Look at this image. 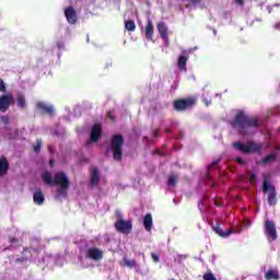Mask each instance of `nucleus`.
Wrapping results in <instances>:
<instances>
[{
	"instance_id": "nucleus-1",
	"label": "nucleus",
	"mask_w": 280,
	"mask_h": 280,
	"mask_svg": "<svg viewBox=\"0 0 280 280\" xmlns=\"http://www.w3.org/2000/svg\"><path fill=\"white\" fill-rule=\"evenodd\" d=\"M232 128L237 130L238 135L245 137L248 135V128H259V120L255 117H249L244 112H240L235 115L231 122Z\"/></svg>"
},
{
	"instance_id": "nucleus-2",
	"label": "nucleus",
	"mask_w": 280,
	"mask_h": 280,
	"mask_svg": "<svg viewBox=\"0 0 280 280\" xmlns=\"http://www.w3.org/2000/svg\"><path fill=\"white\" fill-rule=\"evenodd\" d=\"M126 143V139L121 133H116L110 139L109 150L112 151L114 161L117 163H121L124 159V144Z\"/></svg>"
},
{
	"instance_id": "nucleus-3",
	"label": "nucleus",
	"mask_w": 280,
	"mask_h": 280,
	"mask_svg": "<svg viewBox=\"0 0 280 280\" xmlns=\"http://www.w3.org/2000/svg\"><path fill=\"white\" fill-rule=\"evenodd\" d=\"M116 218H118V220L115 222L114 226L118 233H122L124 235L132 233V221L121 219V213L119 212L116 213Z\"/></svg>"
},
{
	"instance_id": "nucleus-4",
	"label": "nucleus",
	"mask_w": 280,
	"mask_h": 280,
	"mask_svg": "<svg viewBox=\"0 0 280 280\" xmlns=\"http://www.w3.org/2000/svg\"><path fill=\"white\" fill-rule=\"evenodd\" d=\"M235 150L238 152H242L243 154H252L253 152H261V144H258L256 142H248L247 144H244L243 142H235L234 143Z\"/></svg>"
},
{
	"instance_id": "nucleus-5",
	"label": "nucleus",
	"mask_w": 280,
	"mask_h": 280,
	"mask_svg": "<svg viewBox=\"0 0 280 280\" xmlns=\"http://www.w3.org/2000/svg\"><path fill=\"white\" fill-rule=\"evenodd\" d=\"M195 104H196V97L190 96L187 98H179L174 101L173 107L178 113H184V110H187V108H191L192 106H195Z\"/></svg>"
},
{
	"instance_id": "nucleus-6",
	"label": "nucleus",
	"mask_w": 280,
	"mask_h": 280,
	"mask_svg": "<svg viewBox=\"0 0 280 280\" xmlns=\"http://www.w3.org/2000/svg\"><path fill=\"white\" fill-rule=\"evenodd\" d=\"M14 104V95L12 92L0 95V113H7Z\"/></svg>"
},
{
	"instance_id": "nucleus-7",
	"label": "nucleus",
	"mask_w": 280,
	"mask_h": 280,
	"mask_svg": "<svg viewBox=\"0 0 280 280\" xmlns=\"http://www.w3.org/2000/svg\"><path fill=\"white\" fill-rule=\"evenodd\" d=\"M265 235L268 238V242H276L277 240V225L275 221L266 220L265 221Z\"/></svg>"
},
{
	"instance_id": "nucleus-8",
	"label": "nucleus",
	"mask_w": 280,
	"mask_h": 280,
	"mask_svg": "<svg viewBox=\"0 0 280 280\" xmlns=\"http://www.w3.org/2000/svg\"><path fill=\"white\" fill-rule=\"evenodd\" d=\"M54 185L57 187H71V182L69 180V177H67V174L59 172L55 174Z\"/></svg>"
},
{
	"instance_id": "nucleus-9",
	"label": "nucleus",
	"mask_w": 280,
	"mask_h": 280,
	"mask_svg": "<svg viewBox=\"0 0 280 280\" xmlns=\"http://www.w3.org/2000/svg\"><path fill=\"white\" fill-rule=\"evenodd\" d=\"M63 14L69 25H75V23H78V11H75V8L71 5L67 7L63 10Z\"/></svg>"
},
{
	"instance_id": "nucleus-10",
	"label": "nucleus",
	"mask_w": 280,
	"mask_h": 280,
	"mask_svg": "<svg viewBox=\"0 0 280 280\" xmlns=\"http://www.w3.org/2000/svg\"><path fill=\"white\" fill-rule=\"evenodd\" d=\"M36 106L40 115H48V117H54L56 113V110L54 109V106L48 105L47 103L38 102Z\"/></svg>"
},
{
	"instance_id": "nucleus-11",
	"label": "nucleus",
	"mask_w": 280,
	"mask_h": 280,
	"mask_svg": "<svg viewBox=\"0 0 280 280\" xmlns=\"http://www.w3.org/2000/svg\"><path fill=\"white\" fill-rule=\"evenodd\" d=\"M86 257L93 259V261H101V259H104V252L100 248L91 247L86 252Z\"/></svg>"
},
{
	"instance_id": "nucleus-12",
	"label": "nucleus",
	"mask_w": 280,
	"mask_h": 280,
	"mask_svg": "<svg viewBox=\"0 0 280 280\" xmlns=\"http://www.w3.org/2000/svg\"><path fill=\"white\" fill-rule=\"evenodd\" d=\"M102 137V125L95 124L91 129L90 142L97 143Z\"/></svg>"
},
{
	"instance_id": "nucleus-13",
	"label": "nucleus",
	"mask_w": 280,
	"mask_h": 280,
	"mask_svg": "<svg viewBox=\"0 0 280 280\" xmlns=\"http://www.w3.org/2000/svg\"><path fill=\"white\" fill-rule=\"evenodd\" d=\"M158 32L161 38L165 42V44L170 45V36H167L170 30L167 28V25L165 24V22L158 23Z\"/></svg>"
},
{
	"instance_id": "nucleus-14",
	"label": "nucleus",
	"mask_w": 280,
	"mask_h": 280,
	"mask_svg": "<svg viewBox=\"0 0 280 280\" xmlns=\"http://www.w3.org/2000/svg\"><path fill=\"white\" fill-rule=\"evenodd\" d=\"M268 196H267V202L269 205V207H277V188H275V186H271L270 188H268Z\"/></svg>"
},
{
	"instance_id": "nucleus-15",
	"label": "nucleus",
	"mask_w": 280,
	"mask_h": 280,
	"mask_svg": "<svg viewBox=\"0 0 280 280\" xmlns=\"http://www.w3.org/2000/svg\"><path fill=\"white\" fill-rule=\"evenodd\" d=\"M144 34L147 40H153L154 38V24L152 23V20H148L145 28H144Z\"/></svg>"
},
{
	"instance_id": "nucleus-16",
	"label": "nucleus",
	"mask_w": 280,
	"mask_h": 280,
	"mask_svg": "<svg viewBox=\"0 0 280 280\" xmlns=\"http://www.w3.org/2000/svg\"><path fill=\"white\" fill-rule=\"evenodd\" d=\"M212 230L214 231V233H217V235H219L220 237H229L230 235L233 234V230H226L224 232V230H222V226H220V223H217L215 225L212 226Z\"/></svg>"
},
{
	"instance_id": "nucleus-17",
	"label": "nucleus",
	"mask_w": 280,
	"mask_h": 280,
	"mask_svg": "<svg viewBox=\"0 0 280 280\" xmlns=\"http://www.w3.org/2000/svg\"><path fill=\"white\" fill-rule=\"evenodd\" d=\"M10 170V162H8V159L0 158V178H3L5 174H8V171Z\"/></svg>"
},
{
	"instance_id": "nucleus-18",
	"label": "nucleus",
	"mask_w": 280,
	"mask_h": 280,
	"mask_svg": "<svg viewBox=\"0 0 280 280\" xmlns=\"http://www.w3.org/2000/svg\"><path fill=\"white\" fill-rule=\"evenodd\" d=\"M90 185L92 187H97V185H100V170H97V167H94L91 171Z\"/></svg>"
},
{
	"instance_id": "nucleus-19",
	"label": "nucleus",
	"mask_w": 280,
	"mask_h": 280,
	"mask_svg": "<svg viewBox=\"0 0 280 280\" xmlns=\"http://www.w3.org/2000/svg\"><path fill=\"white\" fill-rule=\"evenodd\" d=\"M187 60H189V56L180 55L178 57L177 67L180 71H187Z\"/></svg>"
},
{
	"instance_id": "nucleus-20",
	"label": "nucleus",
	"mask_w": 280,
	"mask_h": 280,
	"mask_svg": "<svg viewBox=\"0 0 280 280\" xmlns=\"http://www.w3.org/2000/svg\"><path fill=\"white\" fill-rule=\"evenodd\" d=\"M264 183H262V194H268V189L271 187H275L273 185H270V173H265L262 175Z\"/></svg>"
},
{
	"instance_id": "nucleus-21",
	"label": "nucleus",
	"mask_w": 280,
	"mask_h": 280,
	"mask_svg": "<svg viewBox=\"0 0 280 280\" xmlns=\"http://www.w3.org/2000/svg\"><path fill=\"white\" fill-rule=\"evenodd\" d=\"M265 279L266 280H279L280 279V273L278 269H269L265 273Z\"/></svg>"
},
{
	"instance_id": "nucleus-22",
	"label": "nucleus",
	"mask_w": 280,
	"mask_h": 280,
	"mask_svg": "<svg viewBox=\"0 0 280 280\" xmlns=\"http://www.w3.org/2000/svg\"><path fill=\"white\" fill-rule=\"evenodd\" d=\"M152 214L151 213H147L143 218V226L145 229V231H152Z\"/></svg>"
},
{
	"instance_id": "nucleus-23",
	"label": "nucleus",
	"mask_w": 280,
	"mask_h": 280,
	"mask_svg": "<svg viewBox=\"0 0 280 280\" xmlns=\"http://www.w3.org/2000/svg\"><path fill=\"white\" fill-rule=\"evenodd\" d=\"M125 28L127 32H135V30H137V24H135V21L132 20H127L125 21Z\"/></svg>"
},
{
	"instance_id": "nucleus-24",
	"label": "nucleus",
	"mask_w": 280,
	"mask_h": 280,
	"mask_svg": "<svg viewBox=\"0 0 280 280\" xmlns=\"http://www.w3.org/2000/svg\"><path fill=\"white\" fill-rule=\"evenodd\" d=\"M43 180H44V183H46V185H49V186L55 185L54 177L51 176V173H49V172L44 173Z\"/></svg>"
},
{
	"instance_id": "nucleus-25",
	"label": "nucleus",
	"mask_w": 280,
	"mask_h": 280,
	"mask_svg": "<svg viewBox=\"0 0 280 280\" xmlns=\"http://www.w3.org/2000/svg\"><path fill=\"white\" fill-rule=\"evenodd\" d=\"M68 191H69V187L59 186V188L57 189V196L59 198H67Z\"/></svg>"
},
{
	"instance_id": "nucleus-26",
	"label": "nucleus",
	"mask_w": 280,
	"mask_h": 280,
	"mask_svg": "<svg viewBox=\"0 0 280 280\" xmlns=\"http://www.w3.org/2000/svg\"><path fill=\"white\" fill-rule=\"evenodd\" d=\"M124 266H127V268H135L137 266V260L136 259H128V258H122Z\"/></svg>"
},
{
	"instance_id": "nucleus-27",
	"label": "nucleus",
	"mask_w": 280,
	"mask_h": 280,
	"mask_svg": "<svg viewBox=\"0 0 280 280\" xmlns=\"http://www.w3.org/2000/svg\"><path fill=\"white\" fill-rule=\"evenodd\" d=\"M18 106L19 108H25L26 106L25 96L21 93H18Z\"/></svg>"
},
{
	"instance_id": "nucleus-28",
	"label": "nucleus",
	"mask_w": 280,
	"mask_h": 280,
	"mask_svg": "<svg viewBox=\"0 0 280 280\" xmlns=\"http://www.w3.org/2000/svg\"><path fill=\"white\" fill-rule=\"evenodd\" d=\"M271 161H277V155L275 154H269L265 159L261 160L262 165H268Z\"/></svg>"
},
{
	"instance_id": "nucleus-29",
	"label": "nucleus",
	"mask_w": 280,
	"mask_h": 280,
	"mask_svg": "<svg viewBox=\"0 0 280 280\" xmlns=\"http://www.w3.org/2000/svg\"><path fill=\"white\" fill-rule=\"evenodd\" d=\"M45 202V195H43V191L37 190L36 191V203L43 205Z\"/></svg>"
},
{
	"instance_id": "nucleus-30",
	"label": "nucleus",
	"mask_w": 280,
	"mask_h": 280,
	"mask_svg": "<svg viewBox=\"0 0 280 280\" xmlns=\"http://www.w3.org/2000/svg\"><path fill=\"white\" fill-rule=\"evenodd\" d=\"M176 183H178V175H171L168 177V186L176 187Z\"/></svg>"
},
{
	"instance_id": "nucleus-31",
	"label": "nucleus",
	"mask_w": 280,
	"mask_h": 280,
	"mask_svg": "<svg viewBox=\"0 0 280 280\" xmlns=\"http://www.w3.org/2000/svg\"><path fill=\"white\" fill-rule=\"evenodd\" d=\"M203 280H218V278H215L213 272H207L203 275Z\"/></svg>"
},
{
	"instance_id": "nucleus-32",
	"label": "nucleus",
	"mask_w": 280,
	"mask_h": 280,
	"mask_svg": "<svg viewBox=\"0 0 280 280\" xmlns=\"http://www.w3.org/2000/svg\"><path fill=\"white\" fill-rule=\"evenodd\" d=\"M8 88L5 86V82L0 78V93H5Z\"/></svg>"
},
{
	"instance_id": "nucleus-33",
	"label": "nucleus",
	"mask_w": 280,
	"mask_h": 280,
	"mask_svg": "<svg viewBox=\"0 0 280 280\" xmlns=\"http://www.w3.org/2000/svg\"><path fill=\"white\" fill-rule=\"evenodd\" d=\"M249 183H250V185H255V183H257V174L253 173L249 176Z\"/></svg>"
},
{
	"instance_id": "nucleus-34",
	"label": "nucleus",
	"mask_w": 280,
	"mask_h": 280,
	"mask_svg": "<svg viewBox=\"0 0 280 280\" xmlns=\"http://www.w3.org/2000/svg\"><path fill=\"white\" fill-rule=\"evenodd\" d=\"M187 259V255L179 254L177 255V264H183Z\"/></svg>"
},
{
	"instance_id": "nucleus-35",
	"label": "nucleus",
	"mask_w": 280,
	"mask_h": 280,
	"mask_svg": "<svg viewBox=\"0 0 280 280\" xmlns=\"http://www.w3.org/2000/svg\"><path fill=\"white\" fill-rule=\"evenodd\" d=\"M0 120L2 124H4V126H8V124H10V117L8 116H1Z\"/></svg>"
},
{
	"instance_id": "nucleus-36",
	"label": "nucleus",
	"mask_w": 280,
	"mask_h": 280,
	"mask_svg": "<svg viewBox=\"0 0 280 280\" xmlns=\"http://www.w3.org/2000/svg\"><path fill=\"white\" fill-rule=\"evenodd\" d=\"M151 258L155 264H159V261H161V258L159 257V255H156V253H152Z\"/></svg>"
},
{
	"instance_id": "nucleus-37",
	"label": "nucleus",
	"mask_w": 280,
	"mask_h": 280,
	"mask_svg": "<svg viewBox=\"0 0 280 280\" xmlns=\"http://www.w3.org/2000/svg\"><path fill=\"white\" fill-rule=\"evenodd\" d=\"M220 159L212 161L211 164L208 166V170H213V167H215V165H218L220 163Z\"/></svg>"
},
{
	"instance_id": "nucleus-38",
	"label": "nucleus",
	"mask_w": 280,
	"mask_h": 280,
	"mask_svg": "<svg viewBox=\"0 0 280 280\" xmlns=\"http://www.w3.org/2000/svg\"><path fill=\"white\" fill-rule=\"evenodd\" d=\"M40 148H43V141L37 140V142H36V152H40Z\"/></svg>"
},
{
	"instance_id": "nucleus-39",
	"label": "nucleus",
	"mask_w": 280,
	"mask_h": 280,
	"mask_svg": "<svg viewBox=\"0 0 280 280\" xmlns=\"http://www.w3.org/2000/svg\"><path fill=\"white\" fill-rule=\"evenodd\" d=\"M9 242H10V244H18L19 238L11 236V237H9Z\"/></svg>"
},
{
	"instance_id": "nucleus-40",
	"label": "nucleus",
	"mask_w": 280,
	"mask_h": 280,
	"mask_svg": "<svg viewBox=\"0 0 280 280\" xmlns=\"http://www.w3.org/2000/svg\"><path fill=\"white\" fill-rule=\"evenodd\" d=\"M56 45L58 49H65V42H57Z\"/></svg>"
},
{
	"instance_id": "nucleus-41",
	"label": "nucleus",
	"mask_w": 280,
	"mask_h": 280,
	"mask_svg": "<svg viewBox=\"0 0 280 280\" xmlns=\"http://www.w3.org/2000/svg\"><path fill=\"white\" fill-rule=\"evenodd\" d=\"M107 117H108L112 121H115V116L110 115V112L107 113Z\"/></svg>"
},
{
	"instance_id": "nucleus-42",
	"label": "nucleus",
	"mask_w": 280,
	"mask_h": 280,
	"mask_svg": "<svg viewBox=\"0 0 280 280\" xmlns=\"http://www.w3.org/2000/svg\"><path fill=\"white\" fill-rule=\"evenodd\" d=\"M235 3H236L237 5H244V0H235Z\"/></svg>"
},
{
	"instance_id": "nucleus-43",
	"label": "nucleus",
	"mask_w": 280,
	"mask_h": 280,
	"mask_svg": "<svg viewBox=\"0 0 280 280\" xmlns=\"http://www.w3.org/2000/svg\"><path fill=\"white\" fill-rule=\"evenodd\" d=\"M97 0H89V5H95Z\"/></svg>"
},
{
	"instance_id": "nucleus-44",
	"label": "nucleus",
	"mask_w": 280,
	"mask_h": 280,
	"mask_svg": "<svg viewBox=\"0 0 280 280\" xmlns=\"http://www.w3.org/2000/svg\"><path fill=\"white\" fill-rule=\"evenodd\" d=\"M275 28H276V30H280V22H278V23L275 24Z\"/></svg>"
},
{
	"instance_id": "nucleus-45",
	"label": "nucleus",
	"mask_w": 280,
	"mask_h": 280,
	"mask_svg": "<svg viewBox=\"0 0 280 280\" xmlns=\"http://www.w3.org/2000/svg\"><path fill=\"white\" fill-rule=\"evenodd\" d=\"M153 137H159V130L153 131Z\"/></svg>"
},
{
	"instance_id": "nucleus-46",
	"label": "nucleus",
	"mask_w": 280,
	"mask_h": 280,
	"mask_svg": "<svg viewBox=\"0 0 280 280\" xmlns=\"http://www.w3.org/2000/svg\"><path fill=\"white\" fill-rule=\"evenodd\" d=\"M237 163H244V160L242 158L236 159Z\"/></svg>"
},
{
	"instance_id": "nucleus-47",
	"label": "nucleus",
	"mask_w": 280,
	"mask_h": 280,
	"mask_svg": "<svg viewBox=\"0 0 280 280\" xmlns=\"http://www.w3.org/2000/svg\"><path fill=\"white\" fill-rule=\"evenodd\" d=\"M33 201L36 202V191L33 192Z\"/></svg>"
},
{
	"instance_id": "nucleus-48",
	"label": "nucleus",
	"mask_w": 280,
	"mask_h": 280,
	"mask_svg": "<svg viewBox=\"0 0 280 280\" xmlns=\"http://www.w3.org/2000/svg\"><path fill=\"white\" fill-rule=\"evenodd\" d=\"M165 132H166V133H170V132H172V129L166 128V129H165Z\"/></svg>"
},
{
	"instance_id": "nucleus-49",
	"label": "nucleus",
	"mask_w": 280,
	"mask_h": 280,
	"mask_svg": "<svg viewBox=\"0 0 280 280\" xmlns=\"http://www.w3.org/2000/svg\"><path fill=\"white\" fill-rule=\"evenodd\" d=\"M33 150H34V152H36V144L33 145Z\"/></svg>"
},
{
	"instance_id": "nucleus-50",
	"label": "nucleus",
	"mask_w": 280,
	"mask_h": 280,
	"mask_svg": "<svg viewBox=\"0 0 280 280\" xmlns=\"http://www.w3.org/2000/svg\"><path fill=\"white\" fill-rule=\"evenodd\" d=\"M48 150H49V152H51V145H48Z\"/></svg>"
},
{
	"instance_id": "nucleus-51",
	"label": "nucleus",
	"mask_w": 280,
	"mask_h": 280,
	"mask_svg": "<svg viewBox=\"0 0 280 280\" xmlns=\"http://www.w3.org/2000/svg\"><path fill=\"white\" fill-rule=\"evenodd\" d=\"M50 165H54V161L52 160H50Z\"/></svg>"
},
{
	"instance_id": "nucleus-52",
	"label": "nucleus",
	"mask_w": 280,
	"mask_h": 280,
	"mask_svg": "<svg viewBox=\"0 0 280 280\" xmlns=\"http://www.w3.org/2000/svg\"><path fill=\"white\" fill-rule=\"evenodd\" d=\"M16 261H23V259L18 258V260H16Z\"/></svg>"
},
{
	"instance_id": "nucleus-53",
	"label": "nucleus",
	"mask_w": 280,
	"mask_h": 280,
	"mask_svg": "<svg viewBox=\"0 0 280 280\" xmlns=\"http://www.w3.org/2000/svg\"><path fill=\"white\" fill-rule=\"evenodd\" d=\"M276 8H279V4H275Z\"/></svg>"
},
{
	"instance_id": "nucleus-54",
	"label": "nucleus",
	"mask_w": 280,
	"mask_h": 280,
	"mask_svg": "<svg viewBox=\"0 0 280 280\" xmlns=\"http://www.w3.org/2000/svg\"><path fill=\"white\" fill-rule=\"evenodd\" d=\"M215 206H217V207H220V205H218V202H215Z\"/></svg>"
}]
</instances>
